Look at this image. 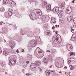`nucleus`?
<instances>
[{"mask_svg":"<svg viewBox=\"0 0 76 76\" xmlns=\"http://www.w3.org/2000/svg\"><path fill=\"white\" fill-rule=\"evenodd\" d=\"M7 73V72H6L5 74H6Z\"/></svg>","mask_w":76,"mask_h":76,"instance_id":"0e129e2a","label":"nucleus"},{"mask_svg":"<svg viewBox=\"0 0 76 76\" xmlns=\"http://www.w3.org/2000/svg\"><path fill=\"white\" fill-rule=\"evenodd\" d=\"M61 6L62 9H64V5L63 4H61Z\"/></svg>","mask_w":76,"mask_h":76,"instance_id":"bb28decb","label":"nucleus"},{"mask_svg":"<svg viewBox=\"0 0 76 76\" xmlns=\"http://www.w3.org/2000/svg\"><path fill=\"white\" fill-rule=\"evenodd\" d=\"M1 23H3V22L2 21V22H1Z\"/></svg>","mask_w":76,"mask_h":76,"instance_id":"bf43d9fd","label":"nucleus"},{"mask_svg":"<svg viewBox=\"0 0 76 76\" xmlns=\"http://www.w3.org/2000/svg\"><path fill=\"white\" fill-rule=\"evenodd\" d=\"M69 51H72V50H69Z\"/></svg>","mask_w":76,"mask_h":76,"instance_id":"13d9d810","label":"nucleus"},{"mask_svg":"<svg viewBox=\"0 0 76 76\" xmlns=\"http://www.w3.org/2000/svg\"><path fill=\"white\" fill-rule=\"evenodd\" d=\"M65 74H67V72H65Z\"/></svg>","mask_w":76,"mask_h":76,"instance_id":"680f3d73","label":"nucleus"},{"mask_svg":"<svg viewBox=\"0 0 76 76\" xmlns=\"http://www.w3.org/2000/svg\"><path fill=\"white\" fill-rule=\"evenodd\" d=\"M61 73V72H59V73Z\"/></svg>","mask_w":76,"mask_h":76,"instance_id":"052dcab7","label":"nucleus"},{"mask_svg":"<svg viewBox=\"0 0 76 76\" xmlns=\"http://www.w3.org/2000/svg\"><path fill=\"white\" fill-rule=\"evenodd\" d=\"M37 66V64H36L35 62V63H31L30 65L31 68H32V69H34V68H35Z\"/></svg>","mask_w":76,"mask_h":76,"instance_id":"39448f33","label":"nucleus"},{"mask_svg":"<svg viewBox=\"0 0 76 76\" xmlns=\"http://www.w3.org/2000/svg\"><path fill=\"white\" fill-rule=\"evenodd\" d=\"M4 10L5 9L4 8H2L1 9V10L2 11V12H3Z\"/></svg>","mask_w":76,"mask_h":76,"instance_id":"c9c22d12","label":"nucleus"},{"mask_svg":"<svg viewBox=\"0 0 76 76\" xmlns=\"http://www.w3.org/2000/svg\"><path fill=\"white\" fill-rule=\"evenodd\" d=\"M67 46H69V47H69V48H73V46H72V45H67Z\"/></svg>","mask_w":76,"mask_h":76,"instance_id":"7c9ffc66","label":"nucleus"},{"mask_svg":"<svg viewBox=\"0 0 76 76\" xmlns=\"http://www.w3.org/2000/svg\"><path fill=\"white\" fill-rule=\"evenodd\" d=\"M71 31L72 33H75L76 32V26H72L71 27Z\"/></svg>","mask_w":76,"mask_h":76,"instance_id":"20e7f679","label":"nucleus"},{"mask_svg":"<svg viewBox=\"0 0 76 76\" xmlns=\"http://www.w3.org/2000/svg\"><path fill=\"white\" fill-rule=\"evenodd\" d=\"M0 25H2V23H1V22H0Z\"/></svg>","mask_w":76,"mask_h":76,"instance_id":"603ef678","label":"nucleus"},{"mask_svg":"<svg viewBox=\"0 0 76 76\" xmlns=\"http://www.w3.org/2000/svg\"><path fill=\"white\" fill-rule=\"evenodd\" d=\"M23 51H24V50H23L22 51V52H23Z\"/></svg>","mask_w":76,"mask_h":76,"instance_id":"4d7b16f0","label":"nucleus"},{"mask_svg":"<svg viewBox=\"0 0 76 76\" xmlns=\"http://www.w3.org/2000/svg\"><path fill=\"white\" fill-rule=\"evenodd\" d=\"M58 15L59 17H61L63 16V12H59L58 13Z\"/></svg>","mask_w":76,"mask_h":76,"instance_id":"2eb2a0df","label":"nucleus"},{"mask_svg":"<svg viewBox=\"0 0 76 76\" xmlns=\"http://www.w3.org/2000/svg\"><path fill=\"white\" fill-rule=\"evenodd\" d=\"M39 69L40 70V71L41 72L42 71V69L41 68H40V67H39Z\"/></svg>","mask_w":76,"mask_h":76,"instance_id":"58836bf2","label":"nucleus"},{"mask_svg":"<svg viewBox=\"0 0 76 76\" xmlns=\"http://www.w3.org/2000/svg\"><path fill=\"white\" fill-rule=\"evenodd\" d=\"M69 54H70V56H75V53L73 52H70Z\"/></svg>","mask_w":76,"mask_h":76,"instance_id":"cd10ccee","label":"nucleus"},{"mask_svg":"<svg viewBox=\"0 0 76 76\" xmlns=\"http://www.w3.org/2000/svg\"><path fill=\"white\" fill-rule=\"evenodd\" d=\"M2 51H1V49L0 48V54L1 53Z\"/></svg>","mask_w":76,"mask_h":76,"instance_id":"c03bdc74","label":"nucleus"},{"mask_svg":"<svg viewBox=\"0 0 76 76\" xmlns=\"http://www.w3.org/2000/svg\"><path fill=\"white\" fill-rule=\"evenodd\" d=\"M47 52H48V53H50V50H47Z\"/></svg>","mask_w":76,"mask_h":76,"instance_id":"49530a36","label":"nucleus"},{"mask_svg":"<svg viewBox=\"0 0 76 76\" xmlns=\"http://www.w3.org/2000/svg\"><path fill=\"white\" fill-rule=\"evenodd\" d=\"M26 76H29L30 75L29 74H26Z\"/></svg>","mask_w":76,"mask_h":76,"instance_id":"79ce46f5","label":"nucleus"},{"mask_svg":"<svg viewBox=\"0 0 76 76\" xmlns=\"http://www.w3.org/2000/svg\"><path fill=\"white\" fill-rule=\"evenodd\" d=\"M9 4L12 7L16 5V3L13 1L12 0H11L10 1Z\"/></svg>","mask_w":76,"mask_h":76,"instance_id":"6e6552de","label":"nucleus"},{"mask_svg":"<svg viewBox=\"0 0 76 76\" xmlns=\"http://www.w3.org/2000/svg\"><path fill=\"white\" fill-rule=\"evenodd\" d=\"M34 41H35L34 40L31 41L30 42L29 44H30L33 45V44L34 43Z\"/></svg>","mask_w":76,"mask_h":76,"instance_id":"c756f323","label":"nucleus"},{"mask_svg":"<svg viewBox=\"0 0 76 76\" xmlns=\"http://www.w3.org/2000/svg\"><path fill=\"white\" fill-rule=\"evenodd\" d=\"M42 61L44 63H46V64H47L48 63V61L47 60V59L46 58H45V59H43L42 60Z\"/></svg>","mask_w":76,"mask_h":76,"instance_id":"dca6fc26","label":"nucleus"},{"mask_svg":"<svg viewBox=\"0 0 76 76\" xmlns=\"http://www.w3.org/2000/svg\"><path fill=\"white\" fill-rule=\"evenodd\" d=\"M53 67V66L51 65V66H50V68H51Z\"/></svg>","mask_w":76,"mask_h":76,"instance_id":"3c124183","label":"nucleus"},{"mask_svg":"<svg viewBox=\"0 0 76 76\" xmlns=\"http://www.w3.org/2000/svg\"><path fill=\"white\" fill-rule=\"evenodd\" d=\"M13 10L12 9H9L8 11V13L9 16H11L12 15Z\"/></svg>","mask_w":76,"mask_h":76,"instance_id":"1a4fd4ad","label":"nucleus"},{"mask_svg":"<svg viewBox=\"0 0 76 76\" xmlns=\"http://www.w3.org/2000/svg\"><path fill=\"white\" fill-rule=\"evenodd\" d=\"M1 64L2 67H4L6 66V63L2 61L1 63Z\"/></svg>","mask_w":76,"mask_h":76,"instance_id":"6ab92c4d","label":"nucleus"},{"mask_svg":"<svg viewBox=\"0 0 76 76\" xmlns=\"http://www.w3.org/2000/svg\"><path fill=\"white\" fill-rule=\"evenodd\" d=\"M75 39H76V34H73L71 37V39L72 41H75Z\"/></svg>","mask_w":76,"mask_h":76,"instance_id":"f8f14e48","label":"nucleus"},{"mask_svg":"<svg viewBox=\"0 0 76 76\" xmlns=\"http://www.w3.org/2000/svg\"><path fill=\"white\" fill-rule=\"evenodd\" d=\"M46 18V16L45 15H43L42 17V20H45Z\"/></svg>","mask_w":76,"mask_h":76,"instance_id":"393cba45","label":"nucleus"},{"mask_svg":"<svg viewBox=\"0 0 76 76\" xmlns=\"http://www.w3.org/2000/svg\"><path fill=\"white\" fill-rule=\"evenodd\" d=\"M61 65V64L59 62H57L56 63V66L57 67H59Z\"/></svg>","mask_w":76,"mask_h":76,"instance_id":"5701e85b","label":"nucleus"},{"mask_svg":"<svg viewBox=\"0 0 76 76\" xmlns=\"http://www.w3.org/2000/svg\"><path fill=\"white\" fill-rule=\"evenodd\" d=\"M75 59L73 58H69L68 59V64H70L71 61H73Z\"/></svg>","mask_w":76,"mask_h":76,"instance_id":"9d476101","label":"nucleus"},{"mask_svg":"<svg viewBox=\"0 0 76 76\" xmlns=\"http://www.w3.org/2000/svg\"><path fill=\"white\" fill-rule=\"evenodd\" d=\"M16 60L15 59H12L9 61L10 65H13L16 63Z\"/></svg>","mask_w":76,"mask_h":76,"instance_id":"f03ea898","label":"nucleus"},{"mask_svg":"<svg viewBox=\"0 0 76 76\" xmlns=\"http://www.w3.org/2000/svg\"><path fill=\"white\" fill-rule=\"evenodd\" d=\"M34 44L35 45H37V42L36 41H35L34 42Z\"/></svg>","mask_w":76,"mask_h":76,"instance_id":"4c0bfd02","label":"nucleus"},{"mask_svg":"<svg viewBox=\"0 0 76 76\" xmlns=\"http://www.w3.org/2000/svg\"><path fill=\"white\" fill-rule=\"evenodd\" d=\"M58 26H59V25H58Z\"/></svg>","mask_w":76,"mask_h":76,"instance_id":"774afa93","label":"nucleus"},{"mask_svg":"<svg viewBox=\"0 0 76 76\" xmlns=\"http://www.w3.org/2000/svg\"><path fill=\"white\" fill-rule=\"evenodd\" d=\"M9 45L11 48H14V47H15V45H13V44L11 43H9Z\"/></svg>","mask_w":76,"mask_h":76,"instance_id":"b1692460","label":"nucleus"},{"mask_svg":"<svg viewBox=\"0 0 76 76\" xmlns=\"http://www.w3.org/2000/svg\"><path fill=\"white\" fill-rule=\"evenodd\" d=\"M26 63L27 64H29V62L28 61H26Z\"/></svg>","mask_w":76,"mask_h":76,"instance_id":"a18cd8bd","label":"nucleus"},{"mask_svg":"<svg viewBox=\"0 0 76 76\" xmlns=\"http://www.w3.org/2000/svg\"><path fill=\"white\" fill-rule=\"evenodd\" d=\"M54 42L55 44H57V43H60L61 41L58 40V38L57 37L54 40Z\"/></svg>","mask_w":76,"mask_h":76,"instance_id":"9b49d317","label":"nucleus"},{"mask_svg":"<svg viewBox=\"0 0 76 76\" xmlns=\"http://www.w3.org/2000/svg\"><path fill=\"white\" fill-rule=\"evenodd\" d=\"M45 72L46 73V74L48 76L49 75H50V71L49 70H46L45 71Z\"/></svg>","mask_w":76,"mask_h":76,"instance_id":"412c9836","label":"nucleus"},{"mask_svg":"<svg viewBox=\"0 0 76 76\" xmlns=\"http://www.w3.org/2000/svg\"><path fill=\"white\" fill-rule=\"evenodd\" d=\"M47 33V35H51V33L50 32V31H46L45 32V33Z\"/></svg>","mask_w":76,"mask_h":76,"instance_id":"a878e982","label":"nucleus"},{"mask_svg":"<svg viewBox=\"0 0 76 76\" xmlns=\"http://www.w3.org/2000/svg\"><path fill=\"white\" fill-rule=\"evenodd\" d=\"M3 54L4 55V56H7V55H8V54H9V52H7V51H6V50H4L3 51Z\"/></svg>","mask_w":76,"mask_h":76,"instance_id":"f3484780","label":"nucleus"},{"mask_svg":"<svg viewBox=\"0 0 76 76\" xmlns=\"http://www.w3.org/2000/svg\"><path fill=\"white\" fill-rule=\"evenodd\" d=\"M40 54L41 56H44V52H43L42 53H42Z\"/></svg>","mask_w":76,"mask_h":76,"instance_id":"473e14b6","label":"nucleus"},{"mask_svg":"<svg viewBox=\"0 0 76 76\" xmlns=\"http://www.w3.org/2000/svg\"><path fill=\"white\" fill-rule=\"evenodd\" d=\"M9 2V0H3V3L5 4H7Z\"/></svg>","mask_w":76,"mask_h":76,"instance_id":"a211bd4d","label":"nucleus"},{"mask_svg":"<svg viewBox=\"0 0 76 76\" xmlns=\"http://www.w3.org/2000/svg\"><path fill=\"white\" fill-rule=\"evenodd\" d=\"M64 68H66V69H67V66H65L64 67Z\"/></svg>","mask_w":76,"mask_h":76,"instance_id":"864d4df0","label":"nucleus"},{"mask_svg":"<svg viewBox=\"0 0 76 76\" xmlns=\"http://www.w3.org/2000/svg\"><path fill=\"white\" fill-rule=\"evenodd\" d=\"M16 52H17V53H19V50L18 49H17L16 51Z\"/></svg>","mask_w":76,"mask_h":76,"instance_id":"a19ab883","label":"nucleus"},{"mask_svg":"<svg viewBox=\"0 0 76 76\" xmlns=\"http://www.w3.org/2000/svg\"><path fill=\"white\" fill-rule=\"evenodd\" d=\"M6 42V41H5V42Z\"/></svg>","mask_w":76,"mask_h":76,"instance_id":"69168bd1","label":"nucleus"},{"mask_svg":"<svg viewBox=\"0 0 76 76\" xmlns=\"http://www.w3.org/2000/svg\"><path fill=\"white\" fill-rule=\"evenodd\" d=\"M71 49V50H72V48Z\"/></svg>","mask_w":76,"mask_h":76,"instance_id":"338daca9","label":"nucleus"},{"mask_svg":"<svg viewBox=\"0 0 76 76\" xmlns=\"http://www.w3.org/2000/svg\"><path fill=\"white\" fill-rule=\"evenodd\" d=\"M30 15L31 16H30V18L31 19L34 20L37 18L36 15L34 12H31L30 14Z\"/></svg>","mask_w":76,"mask_h":76,"instance_id":"f257e3e1","label":"nucleus"},{"mask_svg":"<svg viewBox=\"0 0 76 76\" xmlns=\"http://www.w3.org/2000/svg\"><path fill=\"white\" fill-rule=\"evenodd\" d=\"M56 51V50L55 49H53L52 50V53H55Z\"/></svg>","mask_w":76,"mask_h":76,"instance_id":"2f4dec72","label":"nucleus"},{"mask_svg":"<svg viewBox=\"0 0 76 76\" xmlns=\"http://www.w3.org/2000/svg\"><path fill=\"white\" fill-rule=\"evenodd\" d=\"M67 74H68V75H69V74H70V73L68 72V73Z\"/></svg>","mask_w":76,"mask_h":76,"instance_id":"5fc2aeb1","label":"nucleus"},{"mask_svg":"<svg viewBox=\"0 0 76 76\" xmlns=\"http://www.w3.org/2000/svg\"><path fill=\"white\" fill-rule=\"evenodd\" d=\"M57 32H58V31H57L55 32V33H56V34H57Z\"/></svg>","mask_w":76,"mask_h":76,"instance_id":"8fccbe9b","label":"nucleus"},{"mask_svg":"<svg viewBox=\"0 0 76 76\" xmlns=\"http://www.w3.org/2000/svg\"><path fill=\"white\" fill-rule=\"evenodd\" d=\"M74 22L75 23H76V18H75L74 19Z\"/></svg>","mask_w":76,"mask_h":76,"instance_id":"f704fd0d","label":"nucleus"},{"mask_svg":"<svg viewBox=\"0 0 76 76\" xmlns=\"http://www.w3.org/2000/svg\"><path fill=\"white\" fill-rule=\"evenodd\" d=\"M70 70H73V69H74V67L72 65H71L70 66Z\"/></svg>","mask_w":76,"mask_h":76,"instance_id":"c85d7f7f","label":"nucleus"},{"mask_svg":"<svg viewBox=\"0 0 76 76\" xmlns=\"http://www.w3.org/2000/svg\"><path fill=\"white\" fill-rule=\"evenodd\" d=\"M38 15H39V16H41V12H38Z\"/></svg>","mask_w":76,"mask_h":76,"instance_id":"e433bc0d","label":"nucleus"},{"mask_svg":"<svg viewBox=\"0 0 76 76\" xmlns=\"http://www.w3.org/2000/svg\"><path fill=\"white\" fill-rule=\"evenodd\" d=\"M75 1V0H73V1H72V3H74V2Z\"/></svg>","mask_w":76,"mask_h":76,"instance_id":"09e8293b","label":"nucleus"},{"mask_svg":"<svg viewBox=\"0 0 76 76\" xmlns=\"http://www.w3.org/2000/svg\"><path fill=\"white\" fill-rule=\"evenodd\" d=\"M58 10H59V8L58 7H55L52 10L53 12L54 13L58 12Z\"/></svg>","mask_w":76,"mask_h":76,"instance_id":"423d86ee","label":"nucleus"},{"mask_svg":"<svg viewBox=\"0 0 76 76\" xmlns=\"http://www.w3.org/2000/svg\"><path fill=\"white\" fill-rule=\"evenodd\" d=\"M36 64H37V66L38 65L39 66H40V65H41V62L40 61H38L37 62H35Z\"/></svg>","mask_w":76,"mask_h":76,"instance_id":"4be33fe9","label":"nucleus"},{"mask_svg":"<svg viewBox=\"0 0 76 76\" xmlns=\"http://www.w3.org/2000/svg\"><path fill=\"white\" fill-rule=\"evenodd\" d=\"M72 8L70 7H69L66 9V13L67 14H70L72 12Z\"/></svg>","mask_w":76,"mask_h":76,"instance_id":"7ed1b4c3","label":"nucleus"},{"mask_svg":"<svg viewBox=\"0 0 76 76\" xmlns=\"http://www.w3.org/2000/svg\"><path fill=\"white\" fill-rule=\"evenodd\" d=\"M51 72H53L54 73V72H55V70H53V71H51Z\"/></svg>","mask_w":76,"mask_h":76,"instance_id":"de8ad7c7","label":"nucleus"},{"mask_svg":"<svg viewBox=\"0 0 76 76\" xmlns=\"http://www.w3.org/2000/svg\"><path fill=\"white\" fill-rule=\"evenodd\" d=\"M3 24H6V23H3Z\"/></svg>","mask_w":76,"mask_h":76,"instance_id":"e2e57ef3","label":"nucleus"},{"mask_svg":"<svg viewBox=\"0 0 76 76\" xmlns=\"http://www.w3.org/2000/svg\"><path fill=\"white\" fill-rule=\"evenodd\" d=\"M38 53H39V54H41V53H42V52L40 51H38Z\"/></svg>","mask_w":76,"mask_h":76,"instance_id":"ea45409f","label":"nucleus"},{"mask_svg":"<svg viewBox=\"0 0 76 76\" xmlns=\"http://www.w3.org/2000/svg\"><path fill=\"white\" fill-rule=\"evenodd\" d=\"M51 5L50 4L47 5L46 7V9L47 10H51Z\"/></svg>","mask_w":76,"mask_h":76,"instance_id":"4468645a","label":"nucleus"},{"mask_svg":"<svg viewBox=\"0 0 76 76\" xmlns=\"http://www.w3.org/2000/svg\"><path fill=\"white\" fill-rule=\"evenodd\" d=\"M56 18L54 17L52 18L51 20V23L52 25H53V23H56Z\"/></svg>","mask_w":76,"mask_h":76,"instance_id":"0eeeda50","label":"nucleus"},{"mask_svg":"<svg viewBox=\"0 0 76 76\" xmlns=\"http://www.w3.org/2000/svg\"><path fill=\"white\" fill-rule=\"evenodd\" d=\"M48 59H49V60H50L51 61H53V57H52L51 55H49L48 56Z\"/></svg>","mask_w":76,"mask_h":76,"instance_id":"aec40b11","label":"nucleus"},{"mask_svg":"<svg viewBox=\"0 0 76 76\" xmlns=\"http://www.w3.org/2000/svg\"><path fill=\"white\" fill-rule=\"evenodd\" d=\"M57 25H56V27H57Z\"/></svg>","mask_w":76,"mask_h":76,"instance_id":"6e6d98bb","label":"nucleus"},{"mask_svg":"<svg viewBox=\"0 0 76 76\" xmlns=\"http://www.w3.org/2000/svg\"><path fill=\"white\" fill-rule=\"evenodd\" d=\"M4 69H1L0 70V72H4Z\"/></svg>","mask_w":76,"mask_h":76,"instance_id":"72a5a7b5","label":"nucleus"},{"mask_svg":"<svg viewBox=\"0 0 76 76\" xmlns=\"http://www.w3.org/2000/svg\"><path fill=\"white\" fill-rule=\"evenodd\" d=\"M53 26V27L52 28V29H54L55 28V27H54V26Z\"/></svg>","mask_w":76,"mask_h":76,"instance_id":"37998d69","label":"nucleus"},{"mask_svg":"<svg viewBox=\"0 0 76 76\" xmlns=\"http://www.w3.org/2000/svg\"><path fill=\"white\" fill-rule=\"evenodd\" d=\"M73 17L69 16L67 18V20L69 22H70V21H71V20H73Z\"/></svg>","mask_w":76,"mask_h":76,"instance_id":"ddd939ff","label":"nucleus"}]
</instances>
